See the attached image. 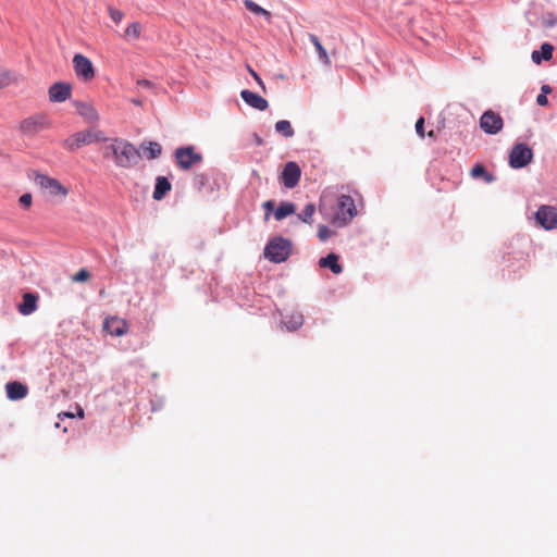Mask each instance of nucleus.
I'll return each instance as SVG.
<instances>
[{
  "mask_svg": "<svg viewBox=\"0 0 557 557\" xmlns=\"http://www.w3.org/2000/svg\"><path fill=\"white\" fill-rule=\"evenodd\" d=\"M296 210V207L293 202L284 201L275 209L274 218L277 221L285 219L286 216L293 214Z\"/></svg>",
  "mask_w": 557,
  "mask_h": 557,
  "instance_id": "a878e982",
  "label": "nucleus"
},
{
  "mask_svg": "<svg viewBox=\"0 0 557 557\" xmlns=\"http://www.w3.org/2000/svg\"><path fill=\"white\" fill-rule=\"evenodd\" d=\"M249 72L250 74L252 75V77L255 78V81L262 87L264 88V85H263V82L262 79L260 78V76L251 69L249 67Z\"/></svg>",
  "mask_w": 557,
  "mask_h": 557,
  "instance_id": "58836bf2",
  "label": "nucleus"
},
{
  "mask_svg": "<svg viewBox=\"0 0 557 557\" xmlns=\"http://www.w3.org/2000/svg\"><path fill=\"white\" fill-rule=\"evenodd\" d=\"M292 253V242L282 236L271 238L264 247V257L274 263L286 261Z\"/></svg>",
  "mask_w": 557,
  "mask_h": 557,
  "instance_id": "f03ea898",
  "label": "nucleus"
},
{
  "mask_svg": "<svg viewBox=\"0 0 557 557\" xmlns=\"http://www.w3.org/2000/svg\"><path fill=\"white\" fill-rule=\"evenodd\" d=\"M171 190V183L165 176H158L156 180L152 197L154 200H161Z\"/></svg>",
  "mask_w": 557,
  "mask_h": 557,
  "instance_id": "aec40b11",
  "label": "nucleus"
},
{
  "mask_svg": "<svg viewBox=\"0 0 557 557\" xmlns=\"http://www.w3.org/2000/svg\"><path fill=\"white\" fill-rule=\"evenodd\" d=\"M38 308V295L34 293H25L22 302L17 305V310L22 315H29Z\"/></svg>",
  "mask_w": 557,
  "mask_h": 557,
  "instance_id": "dca6fc26",
  "label": "nucleus"
},
{
  "mask_svg": "<svg viewBox=\"0 0 557 557\" xmlns=\"http://www.w3.org/2000/svg\"><path fill=\"white\" fill-rule=\"evenodd\" d=\"M133 103H134V104H136V106H140V104H141V101H140V100H136V99H134V100H133Z\"/></svg>",
  "mask_w": 557,
  "mask_h": 557,
  "instance_id": "37998d69",
  "label": "nucleus"
},
{
  "mask_svg": "<svg viewBox=\"0 0 557 557\" xmlns=\"http://www.w3.org/2000/svg\"><path fill=\"white\" fill-rule=\"evenodd\" d=\"M262 207L264 208L265 210V219L269 218V213L272 212V211H275L274 210V201L273 200H268L265 201Z\"/></svg>",
  "mask_w": 557,
  "mask_h": 557,
  "instance_id": "e433bc0d",
  "label": "nucleus"
},
{
  "mask_svg": "<svg viewBox=\"0 0 557 557\" xmlns=\"http://www.w3.org/2000/svg\"><path fill=\"white\" fill-rule=\"evenodd\" d=\"M256 141H257L258 145H262V139L260 137H258V136H256Z\"/></svg>",
  "mask_w": 557,
  "mask_h": 557,
  "instance_id": "79ce46f5",
  "label": "nucleus"
},
{
  "mask_svg": "<svg viewBox=\"0 0 557 557\" xmlns=\"http://www.w3.org/2000/svg\"><path fill=\"white\" fill-rule=\"evenodd\" d=\"M300 175L301 170L299 165L294 161L287 162L282 171L284 186L287 188H294L299 183Z\"/></svg>",
  "mask_w": 557,
  "mask_h": 557,
  "instance_id": "f8f14e48",
  "label": "nucleus"
},
{
  "mask_svg": "<svg viewBox=\"0 0 557 557\" xmlns=\"http://www.w3.org/2000/svg\"><path fill=\"white\" fill-rule=\"evenodd\" d=\"M309 40L314 46V48L317 50V53L319 55V59L324 64L329 65L330 64V58L327 55L326 50L324 49V47L322 46L321 41L319 40V38L315 35H313V34H309Z\"/></svg>",
  "mask_w": 557,
  "mask_h": 557,
  "instance_id": "bb28decb",
  "label": "nucleus"
},
{
  "mask_svg": "<svg viewBox=\"0 0 557 557\" xmlns=\"http://www.w3.org/2000/svg\"><path fill=\"white\" fill-rule=\"evenodd\" d=\"M73 69L76 76L83 82H90L95 77V69L91 61L81 53L73 57Z\"/></svg>",
  "mask_w": 557,
  "mask_h": 557,
  "instance_id": "0eeeda50",
  "label": "nucleus"
},
{
  "mask_svg": "<svg viewBox=\"0 0 557 557\" xmlns=\"http://www.w3.org/2000/svg\"><path fill=\"white\" fill-rule=\"evenodd\" d=\"M108 12H109V15L111 17V20L115 23V24H119L121 23V21L123 20L124 17V13L115 8H113L112 5H109L108 7Z\"/></svg>",
  "mask_w": 557,
  "mask_h": 557,
  "instance_id": "7c9ffc66",
  "label": "nucleus"
},
{
  "mask_svg": "<svg viewBox=\"0 0 557 557\" xmlns=\"http://www.w3.org/2000/svg\"><path fill=\"white\" fill-rule=\"evenodd\" d=\"M536 222L546 231L557 228V208L553 206H540L535 212Z\"/></svg>",
  "mask_w": 557,
  "mask_h": 557,
  "instance_id": "6e6552de",
  "label": "nucleus"
},
{
  "mask_svg": "<svg viewBox=\"0 0 557 557\" xmlns=\"http://www.w3.org/2000/svg\"><path fill=\"white\" fill-rule=\"evenodd\" d=\"M137 85L143 88H149L151 86V82L148 79H139L137 81Z\"/></svg>",
  "mask_w": 557,
  "mask_h": 557,
  "instance_id": "ea45409f",
  "label": "nucleus"
},
{
  "mask_svg": "<svg viewBox=\"0 0 557 557\" xmlns=\"http://www.w3.org/2000/svg\"><path fill=\"white\" fill-rule=\"evenodd\" d=\"M141 30H143L141 24L139 22H133L132 24H129L126 27V29L123 34V38L126 41H135L140 38Z\"/></svg>",
  "mask_w": 557,
  "mask_h": 557,
  "instance_id": "393cba45",
  "label": "nucleus"
},
{
  "mask_svg": "<svg viewBox=\"0 0 557 557\" xmlns=\"http://www.w3.org/2000/svg\"><path fill=\"white\" fill-rule=\"evenodd\" d=\"M90 277V273L87 269H81L72 277L73 282H86Z\"/></svg>",
  "mask_w": 557,
  "mask_h": 557,
  "instance_id": "473e14b6",
  "label": "nucleus"
},
{
  "mask_svg": "<svg viewBox=\"0 0 557 557\" xmlns=\"http://www.w3.org/2000/svg\"><path fill=\"white\" fill-rule=\"evenodd\" d=\"M503 125L502 116L491 110L485 111L480 119V126L486 134H497L502 131Z\"/></svg>",
  "mask_w": 557,
  "mask_h": 557,
  "instance_id": "9d476101",
  "label": "nucleus"
},
{
  "mask_svg": "<svg viewBox=\"0 0 557 557\" xmlns=\"http://www.w3.org/2000/svg\"><path fill=\"white\" fill-rule=\"evenodd\" d=\"M18 201L22 207L29 208L32 206L33 197L29 193H26L20 197Z\"/></svg>",
  "mask_w": 557,
  "mask_h": 557,
  "instance_id": "72a5a7b5",
  "label": "nucleus"
},
{
  "mask_svg": "<svg viewBox=\"0 0 557 557\" xmlns=\"http://www.w3.org/2000/svg\"><path fill=\"white\" fill-rule=\"evenodd\" d=\"M77 113L89 124H96L99 121V114L91 103L75 102Z\"/></svg>",
  "mask_w": 557,
  "mask_h": 557,
  "instance_id": "2eb2a0df",
  "label": "nucleus"
},
{
  "mask_svg": "<svg viewBox=\"0 0 557 557\" xmlns=\"http://www.w3.org/2000/svg\"><path fill=\"white\" fill-rule=\"evenodd\" d=\"M11 82V74L9 72L0 73V88L5 87Z\"/></svg>",
  "mask_w": 557,
  "mask_h": 557,
  "instance_id": "c9c22d12",
  "label": "nucleus"
},
{
  "mask_svg": "<svg viewBox=\"0 0 557 557\" xmlns=\"http://www.w3.org/2000/svg\"><path fill=\"white\" fill-rule=\"evenodd\" d=\"M533 159L532 149L525 144H517L512 147L509 154V164L513 169L527 166Z\"/></svg>",
  "mask_w": 557,
  "mask_h": 557,
  "instance_id": "423d86ee",
  "label": "nucleus"
},
{
  "mask_svg": "<svg viewBox=\"0 0 557 557\" xmlns=\"http://www.w3.org/2000/svg\"><path fill=\"white\" fill-rule=\"evenodd\" d=\"M332 235L333 232L326 225L319 226L318 237L321 242H326Z\"/></svg>",
  "mask_w": 557,
  "mask_h": 557,
  "instance_id": "2f4dec72",
  "label": "nucleus"
},
{
  "mask_svg": "<svg viewBox=\"0 0 557 557\" xmlns=\"http://www.w3.org/2000/svg\"><path fill=\"white\" fill-rule=\"evenodd\" d=\"M240 97L246 104H248L249 107H251L256 110L264 111L269 107V102L265 98L261 97L260 95H258L251 90H248V89L242 90Z\"/></svg>",
  "mask_w": 557,
  "mask_h": 557,
  "instance_id": "4468645a",
  "label": "nucleus"
},
{
  "mask_svg": "<svg viewBox=\"0 0 557 557\" xmlns=\"http://www.w3.org/2000/svg\"><path fill=\"white\" fill-rule=\"evenodd\" d=\"M49 126V120L45 114H36L22 121L21 132L24 135L33 136Z\"/></svg>",
  "mask_w": 557,
  "mask_h": 557,
  "instance_id": "1a4fd4ad",
  "label": "nucleus"
},
{
  "mask_svg": "<svg viewBox=\"0 0 557 557\" xmlns=\"http://www.w3.org/2000/svg\"><path fill=\"white\" fill-rule=\"evenodd\" d=\"M471 175L473 177H483L486 183H492L495 180L494 175L487 172L482 164H476L473 166L471 170Z\"/></svg>",
  "mask_w": 557,
  "mask_h": 557,
  "instance_id": "c85d7f7f",
  "label": "nucleus"
},
{
  "mask_svg": "<svg viewBox=\"0 0 557 557\" xmlns=\"http://www.w3.org/2000/svg\"><path fill=\"white\" fill-rule=\"evenodd\" d=\"M106 150L104 157L111 153L116 166L123 169L135 166L141 158L140 151L133 144L121 138H114Z\"/></svg>",
  "mask_w": 557,
  "mask_h": 557,
  "instance_id": "f257e3e1",
  "label": "nucleus"
},
{
  "mask_svg": "<svg viewBox=\"0 0 557 557\" xmlns=\"http://www.w3.org/2000/svg\"><path fill=\"white\" fill-rule=\"evenodd\" d=\"M314 212L315 206L313 203H307L304 210L298 214V219L304 223L311 224Z\"/></svg>",
  "mask_w": 557,
  "mask_h": 557,
  "instance_id": "c756f323",
  "label": "nucleus"
},
{
  "mask_svg": "<svg viewBox=\"0 0 557 557\" xmlns=\"http://www.w3.org/2000/svg\"><path fill=\"white\" fill-rule=\"evenodd\" d=\"M36 184L47 190L51 196L65 197L67 189L55 178L39 174L36 176Z\"/></svg>",
  "mask_w": 557,
  "mask_h": 557,
  "instance_id": "9b49d317",
  "label": "nucleus"
},
{
  "mask_svg": "<svg viewBox=\"0 0 557 557\" xmlns=\"http://www.w3.org/2000/svg\"><path fill=\"white\" fill-rule=\"evenodd\" d=\"M553 50L554 47L550 44L544 42L541 46V51L534 50L532 52V61L536 64H540L542 60H550L553 58Z\"/></svg>",
  "mask_w": 557,
  "mask_h": 557,
  "instance_id": "4be33fe9",
  "label": "nucleus"
},
{
  "mask_svg": "<svg viewBox=\"0 0 557 557\" xmlns=\"http://www.w3.org/2000/svg\"><path fill=\"white\" fill-rule=\"evenodd\" d=\"M140 149L144 151V156L148 160H154L161 156L162 148L157 141L143 143Z\"/></svg>",
  "mask_w": 557,
  "mask_h": 557,
  "instance_id": "412c9836",
  "label": "nucleus"
},
{
  "mask_svg": "<svg viewBox=\"0 0 557 557\" xmlns=\"http://www.w3.org/2000/svg\"><path fill=\"white\" fill-rule=\"evenodd\" d=\"M244 7L253 14L261 15L268 23L272 21V14L252 0H244Z\"/></svg>",
  "mask_w": 557,
  "mask_h": 557,
  "instance_id": "b1692460",
  "label": "nucleus"
},
{
  "mask_svg": "<svg viewBox=\"0 0 557 557\" xmlns=\"http://www.w3.org/2000/svg\"><path fill=\"white\" fill-rule=\"evenodd\" d=\"M176 164L182 170H189L202 161V154L195 151L194 146L178 147L174 151Z\"/></svg>",
  "mask_w": 557,
  "mask_h": 557,
  "instance_id": "39448f33",
  "label": "nucleus"
},
{
  "mask_svg": "<svg viewBox=\"0 0 557 557\" xmlns=\"http://www.w3.org/2000/svg\"><path fill=\"white\" fill-rule=\"evenodd\" d=\"M72 87L67 83L58 82L49 88V99L52 102H63L71 97Z\"/></svg>",
  "mask_w": 557,
  "mask_h": 557,
  "instance_id": "ddd939ff",
  "label": "nucleus"
},
{
  "mask_svg": "<svg viewBox=\"0 0 557 557\" xmlns=\"http://www.w3.org/2000/svg\"><path fill=\"white\" fill-rule=\"evenodd\" d=\"M78 416H79L81 418H83V417H84V411H83L82 409L79 410Z\"/></svg>",
  "mask_w": 557,
  "mask_h": 557,
  "instance_id": "a18cd8bd",
  "label": "nucleus"
},
{
  "mask_svg": "<svg viewBox=\"0 0 557 557\" xmlns=\"http://www.w3.org/2000/svg\"><path fill=\"white\" fill-rule=\"evenodd\" d=\"M550 91H552V88L549 85H543L541 87V94H544L545 96H547Z\"/></svg>",
  "mask_w": 557,
  "mask_h": 557,
  "instance_id": "a19ab883",
  "label": "nucleus"
},
{
  "mask_svg": "<svg viewBox=\"0 0 557 557\" xmlns=\"http://www.w3.org/2000/svg\"><path fill=\"white\" fill-rule=\"evenodd\" d=\"M536 103L541 107L546 106L548 103L547 96L540 94L536 98Z\"/></svg>",
  "mask_w": 557,
  "mask_h": 557,
  "instance_id": "4c0bfd02",
  "label": "nucleus"
},
{
  "mask_svg": "<svg viewBox=\"0 0 557 557\" xmlns=\"http://www.w3.org/2000/svg\"><path fill=\"white\" fill-rule=\"evenodd\" d=\"M416 132L421 138H424V119L422 116L416 122Z\"/></svg>",
  "mask_w": 557,
  "mask_h": 557,
  "instance_id": "f704fd0d",
  "label": "nucleus"
},
{
  "mask_svg": "<svg viewBox=\"0 0 557 557\" xmlns=\"http://www.w3.org/2000/svg\"><path fill=\"white\" fill-rule=\"evenodd\" d=\"M100 140H104L102 132L83 131L77 132L70 136L67 139H65L64 147L70 151H74L85 145H89Z\"/></svg>",
  "mask_w": 557,
  "mask_h": 557,
  "instance_id": "20e7f679",
  "label": "nucleus"
},
{
  "mask_svg": "<svg viewBox=\"0 0 557 557\" xmlns=\"http://www.w3.org/2000/svg\"><path fill=\"white\" fill-rule=\"evenodd\" d=\"M103 327L112 336H122L127 332L126 322L114 317L106 319Z\"/></svg>",
  "mask_w": 557,
  "mask_h": 557,
  "instance_id": "a211bd4d",
  "label": "nucleus"
},
{
  "mask_svg": "<svg viewBox=\"0 0 557 557\" xmlns=\"http://www.w3.org/2000/svg\"><path fill=\"white\" fill-rule=\"evenodd\" d=\"M357 215L355 200L349 195H341L337 198L336 211L332 222L338 226L346 225Z\"/></svg>",
  "mask_w": 557,
  "mask_h": 557,
  "instance_id": "7ed1b4c3",
  "label": "nucleus"
},
{
  "mask_svg": "<svg viewBox=\"0 0 557 557\" xmlns=\"http://www.w3.org/2000/svg\"><path fill=\"white\" fill-rule=\"evenodd\" d=\"M283 323L288 331H296L304 324V317L300 312H292L283 319Z\"/></svg>",
  "mask_w": 557,
  "mask_h": 557,
  "instance_id": "5701e85b",
  "label": "nucleus"
},
{
  "mask_svg": "<svg viewBox=\"0 0 557 557\" xmlns=\"http://www.w3.org/2000/svg\"><path fill=\"white\" fill-rule=\"evenodd\" d=\"M275 132L281 134L282 136L286 137V138H290L294 136L295 132H294V128L292 127V124L289 121L287 120H280L275 123Z\"/></svg>",
  "mask_w": 557,
  "mask_h": 557,
  "instance_id": "cd10ccee",
  "label": "nucleus"
},
{
  "mask_svg": "<svg viewBox=\"0 0 557 557\" xmlns=\"http://www.w3.org/2000/svg\"><path fill=\"white\" fill-rule=\"evenodd\" d=\"M65 417H70V418H73L74 416L72 413H69V412H64L63 413Z\"/></svg>",
  "mask_w": 557,
  "mask_h": 557,
  "instance_id": "c03bdc74",
  "label": "nucleus"
},
{
  "mask_svg": "<svg viewBox=\"0 0 557 557\" xmlns=\"http://www.w3.org/2000/svg\"><path fill=\"white\" fill-rule=\"evenodd\" d=\"M319 265L321 268H329L334 274H341L343 272V267L338 263V256L334 252L320 258Z\"/></svg>",
  "mask_w": 557,
  "mask_h": 557,
  "instance_id": "6ab92c4d",
  "label": "nucleus"
},
{
  "mask_svg": "<svg viewBox=\"0 0 557 557\" xmlns=\"http://www.w3.org/2000/svg\"><path fill=\"white\" fill-rule=\"evenodd\" d=\"M5 392L10 400H21L27 396L28 387L18 381H11L5 384Z\"/></svg>",
  "mask_w": 557,
  "mask_h": 557,
  "instance_id": "f3484780",
  "label": "nucleus"
},
{
  "mask_svg": "<svg viewBox=\"0 0 557 557\" xmlns=\"http://www.w3.org/2000/svg\"><path fill=\"white\" fill-rule=\"evenodd\" d=\"M429 136L433 137L434 136V132L433 131L429 132Z\"/></svg>",
  "mask_w": 557,
  "mask_h": 557,
  "instance_id": "49530a36",
  "label": "nucleus"
}]
</instances>
